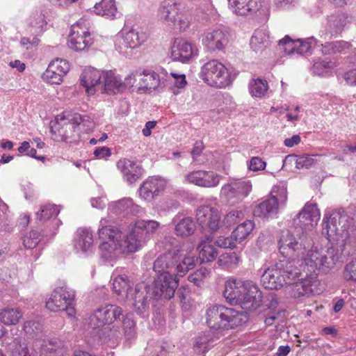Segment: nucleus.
<instances>
[{"label":"nucleus","instance_id":"obj_1","mask_svg":"<svg viewBox=\"0 0 356 356\" xmlns=\"http://www.w3.org/2000/svg\"><path fill=\"white\" fill-rule=\"evenodd\" d=\"M102 219L98 229L101 257L107 260L115 259L121 254L134 253L139 250L161 227L154 220L138 219L131 222L127 235Z\"/></svg>","mask_w":356,"mask_h":356},{"label":"nucleus","instance_id":"obj_2","mask_svg":"<svg viewBox=\"0 0 356 356\" xmlns=\"http://www.w3.org/2000/svg\"><path fill=\"white\" fill-rule=\"evenodd\" d=\"M309 244L307 234L303 231L300 233V230L296 228L293 232L282 233L279 241V251L288 259H300L301 265L305 264L310 273H327L334 267L340 257L337 249L331 247L318 250L315 247L304 256Z\"/></svg>","mask_w":356,"mask_h":356},{"label":"nucleus","instance_id":"obj_3","mask_svg":"<svg viewBox=\"0 0 356 356\" xmlns=\"http://www.w3.org/2000/svg\"><path fill=\"white\" fill-rule=\"evenodd\" d=\"M223 296L230 304L248 311L256 309L262 301L261 292L254 282L234 277L225 282Z\"/></svg>","mask_w":356,"mask_h":356},{"label":"nucleus","instance_id":"obj_4","mask_svg":"<svg viewBox=\"0 0 356 356\" xmlns=\"http://www.w3.org/2000/svg\"><path fill=\"white\" fill-rule=\"evenodd\" d=\"M207 323L213 330L238 327L248 320L247 314L223 305H212L206 312Z\"/></svg>","mask_w":356,"mask_h":356},{"label":"nucleus","instance_id":"obj_5","mask_svg":"<svg viewBox=\"0 0 356 356\" xmlns=\"http://www.w3.org/2000/svg\"><path fill=\"white\" fill-rule=\"evenodd\" d=\"M24 332L30 337L35 338V346L42 355L63 356V343L56 337L42 338V324L35 320L27 321L24 324Z\"/></svg>","mask_w":356,"mask_h":356},{"label":"nucleus","instance_id":"obj_6","mask_svg":"<svg viewBox=\"0 0 356 356\" xmlns=\"http://www.w3.org/2000/svg\"><path fill=\"white\" fill-rule=\"evenodd\" d=\"M75 291L65 283L57 286L52 291L46 302V307L52 312L65 311L67 316H74L76 314Z\"/></svg>","mask_w":356,"mask_h":356},{"label":"nucleus","instance_id":"obj_7","mask_svg":"<svg viewBox=\"0 0 356 356\" xmlns=\"http://www.w3.org/2000/svg\"><path fill=\"white\" fill-rule=\"evenodd\" d=\"M200 78L208 85L219 88H226L232 82L228 69L215 59L209 60L202 67Z\"/></svg>","mask_w":356,"mask_h":356},{"label":"nucleus","instance_id":"obj_8","mask_svg":"<svg viewBox=\"0 0 356 356\" xmlns=\"http://www.w3.org/2000/svg\"><path fill=\"white\" fill-rule=\"evenodd\" d=\"M147 39V34L134 27L124 26L115 36V45L120 53L130 55Z\"/></svg>","mask_w":356,"mask_h":356},{"label":"nucleus","instance_id":"obj_9","mask_svg":"<svg viewBox=\"0 0 356 356\" xmlns=\"http://www.w3.org/2000/svg\"><path fill=\"white\" fill-rule=\"evenodd\" d=\"M252 185L250 181L232 179L224 184L220 189V199L229 205L241 202L250 193Z\"/></svg>","mask_w":356,"mask_h":356},{"label":"nucleus","instance_id":"obj_10","mask_svg":"<svg viewBox=\"0 0 356 356\" xmlns=\"http://www.w3.org/2000/svg\"><path fill=\"white\" fill-rule=\"evenodd\" d=\"M90 22L84 18L80 19L71 27L68 38V47L76 51H81L88 49L93 43V39L89 32Z\"/></svg>","mask_w":356,"mask_h":356},{"label":"nucleus","instance_id":"obj_11","mask_svg":"<svg viewBox=\"0 0 356 356\" xmlns=\"http://www.w3.org/2000/svg\"><path fill=\"white\" fill-rule=\"evenodd\" d=\"M341 218V215L337 211L325 214L322 234L325 235L330 241L339 243L340 241H344L348 237L346 229L343 227L339 228Z\"/></svg>","mask_w":356,"mask_h":356},{"label":"nucleus","instance_id":"obj_12","mask_svg":"<svg viewBox=\"0 0 356 356\" xmlns=\"http://www.w3.org/2000/svg\"><path fill=\"white\" fill-rule=\"evenodd\" d=\"M79 130L75 122L61 119L51 127V132L54 140L67 143L76 142L79 138Z\"/></svg>","mask_w":356,"mask_h":356},{"label":"nucleus","instance_id":"obj_13","mask_svg":"<svg viewBox=\"0 0 356 356\" xmlns=\"http://www.w3.org/2000/svg\"><path fill=\"white\" fill-rule=\"evenodd\" d=\"M70 70L69 63L61 58L52 60L42 75V80L49 84H60Z\"/></svg>","mask_w":356,"mask_h":356},{"label":"nucleus","instance_id":"obj_14","mask_svg":"<svg viewBox=\"0 0 356 356\" xmlns=\"http://www.w3.org/2000/svg\"><path fill=\"white\" fill-rule=\"evenodd\" d=\"M166 186V181L160 177H149L146 179L138 189L139 196L141 199L152 202L163 192Z\"/></svg>","mask_w":356,"mask_h":356},{"label":"nucleus","instance_id":"obj_15","mask_svg":"<svg viewBox=\"0 0 356 356\" xmlns=\"http://www.w3.org/2000/svg\"><path fill=\"white\" fill-rule=\"evenodd\" d=\"M196 219L202 229L216 231L220 226V214L217 209L204 205L197 209Z\"/></svg>","mask_w":356,"mask_h":356},{"label":"nucleus","instance_id":"obj_16","mask_svg":"<svg viewBox=\"0 0 356 356\" xmlns=\"http://www.w3.org/2000/svg\"><path fill=\"white\" fill-rule=\"evenodd\" d=\"M320 211L315 203L307 202L302 209L297 214L296 218L294 220L298 221L301 228L307 231L312 230L316 227L320 220Z\"/></svg>","mask_w":356,"mask_h":356},{"label":"nucleus","instance_id":"obj_17","mask_svg":"<svg viewBox=\"0 0 356 356\" xmlns=\"http://www.w3.org/2000/svg\"><path fill=\"white\" fill-rule=\"evenodd\" d=\"M202 42L211 51H222L229 43V34L222 29H209L202 34Z\"/></svg>","mask_w":356,"mask_h":356},{"label":"nucleus","instance_id":"obj_18","mask_svg":"<svg viewBox=\"0 0 356 356\" xmlns=\"http://www.w3.org/2000/svg\"><path fill=\"white\" fill-rule=\"evenodd\" d=\"M176 274L159 275L154 284V296L155 297L163 296L166 299L172 298L178 286V280L176 279Z\"/></svg>","mask_w":356,"mask_h":356},{"label":"nucleus","instance_id":"obj_19","mask_svg":"<svg viewBox=\"0 0 356 356\" xmlns=\"http://www.w3.org/2000/svg\"><path fill=\"white\" fill-rule=\"evenodd\" d=\"M315 282V277H313L301 278L300 280L286 287V295L291 298L298 300L309 298L314 294L313 286Z\"/></svg>","mask_w":356,"mask_h":356},{"label":"nucleus","instance_id":"obj_20","mask_svg":"<svg viewBox=\"0 0 356 356\" xmlns=\"http://www.w3.org/2000/svg\"><path fill=\"white\" fill-rule=\"evenodd\" d=\"M122 309L115 305H106L97 309L92 316V321L97 327L110 324L116 321L122 314Z\"/></svg>","mask_w":356,"mask_h":356},{"label":"nucleus","instance_id":"obj_21","mask_svg":"<svg viewBox=\"0 0 356 356\" xmlns=\"http://www.w3.org/2000/svg\"><path fill=\"white\" fill-rule=\"evenodd\" d=\"M117 168L123 179L129 184L135 183L143 173V169L139 163L127 158L120 159L117 162Z\"/></svg>","mask_w":356,"mask_h":356},{"label":"nucleus","instance_id":"obj_22","mask_svg":"<svg viewBox=\"0 0 356 356\" xmlns=\"http://www.w3.org/2000/svg\"><path fill=\"white\" fill-rule=\"evenodd\" d=\"M197 54V49L184 38H176L171 47L170 55L174 60L186 62Z\"/></svg>","mask_w":356,"mask_h":356},{"label":"nucleus","instance_id":"obj_23","mask_svg":"<svg viewBox=\"0 0 356 356\" xmlns=\"http://www.w3.org/2000/svg\"><path fill=\"white\" fill-rule=\"evenodd\" d=\"M300 261L284 259L277 262L286 287L300 280L301 270L296 265Z\"/></svg>","mask_w":356,"mask_h":356},{"label":"nucleus","instance_id":"obj_24","mask_svg":"<svg viewBox=\"0 0 356 356\" xmlns=\"http://www.w3.org/2000/svg\"><path fill=\"white\" fill-rule=\"evenodd\" d=\"M221 177L213 171L197 170L186 176L187 181L198 186L212 188L217 186Z\"/></svg>","mask_w":356,"mask_h":356},{"label":"nucleus","instance_id":"obj_25","mask_svg":"<svg viewBox=\"0 0 356 356\" xmlns=\"http://www.w3.org/2000/svg\"><path fill=\"white\" fill-rule=\"evenodd\" d=\"M179 11L180 5L175 0H163L159 7L157 17L168 26L176 25Z\"/></svg>","mask_w":356,"mask_h":356},{"label":"nucleus","instance_id":"obj_26","mask_svg":"<svg viewBox=\"0 0 356 356\" xmlns=\"http://www.w3.org/2000/svg\"><path fill=\"white\" fill-rule=\"evenodd\" d=\"M138 82V92H151L159 88L165 86L164 81L160 74L152 70H145L141 72Z\"/></svg>","mask_w":356,"mask_h":356},{"label":"nucleus","instance_id":"obj_27","mask_svg":"<svg viewBox=\"0 0 356 356\" xmlns=\"http://www.w3.org/2000/svg\"><path fill=\"white\" fill-rule=\"evenodd\" d=\"M261 282L266 289L271 290L286 288L277 263L264 270L261 277Z\"/></svg>","mask_w":356,"mask_h":356},{"label":"nucleus","instance_id":"obj_28","mask_svg":"<svg viewBox=\"0 0 356 356\" xmlns=\"http://www.w3.org/2000/svg\"><path fill=\"white\" fill-rule=\"evenodd\" d=\"M176 259H178L175 251H170L159 256L154 262L153 268L159 275L175 274Z\"/></svg>","mask_w":356,"mask_h":356},{"label":"nucleus","instance_id":"obj_29","mask_svg":"<svg viewBox=\"0 0 356 356\" xmlns=\"http://www.w3.org/2000/svg\"><path fill=\"white\" fill-rule=\"evenodd\" d=\"M93 235L92 232L86 228H79L76 232L74 247L77 252L86 254L92 252Z\"/></svg>","mask_w":356,"mask_h":356},{"label":"nucleus","instance_id":"obj_30","mask_svg":"<svg viewBox=\"0 0 356 356\" xmlns=\"http://www.w3.org/2000/svg\"><path fill=\"white\" fill-rule=\"evenodd\" d=\"M280 48H282L287 54L296 53L298 54H304L311 48V42L302 40H292L289 35L279 41L278 44Z\"/></svg>","mask_w":356,"mask_h":356},{"label":"nucleus","instance_id":"obj_31","mask_svg":"<svg viewBox=\"0 0 356 356\" xmlns=\"http://www.w3.org/2000/svg\"><path fill=\"white\" fill-rule=\"evenodd\" d=\"M112 289L116 298L120 301H125L129 297V291L131 284H133L131 280L126 275H119L115 277L112 276Z\"/></svg>","mask_w":356,"mask_h":356},{"label":"nucleus","instance_id":"obj_32","mask_svg":"<svg viewBox=\"0 0 356 356\" xmlns=\"http://www.w3.org/2000/svg\"><path fill=\"white\" fill-rule=\"evenodd\" d=\"M133 306L138 314H143L149 308L148 292L147 286L141 282L136 285L133 295Z\"/></svg>","mask_w":356,"mask_h":356},{"label":"nucleus","instance_id":"obj_33","mask_svg":"<svg viewBox=\"0 0 356 356\" xmlns=\"http://www.w3.org/2000/svg\"><path fill=\"white\" fill-rule=\"evenodd\" d=\"M175 226V234L177 236L187 237L192 235L196 228L193 219L191 217L175 216L172 219Z\"/></svg>","mask_w":356,"mask_h":356},{"label":"nucleus","instance_id":"obj_34","mask_svg":"<svg viewBox=\"0 0 356 356\" xmlns=\"http://www.w3.org/2000/svg\"><path fill=\"white\" fill-rule=\"evenodd\" d=\"M101 78V72L90 67L83 71L80 76V83L86 88L88 94L92 95L95 92V87L99 84Z\"/></svg>","mask_w":356,"mask_h":356},{"label":"nucleus","instance_id":"obj_35","mask_svg":"<svg viewBox=\"0 0 356 356\" xmlns=\"http://www.w3.org/2000/svg\"><path fill=\"white\" fill-rule=\"evenodd\" d=\"M178 259H176L175 274L182 277L191 269L195 266L197 259L193 256H188L183 250L175 251Z\"/></svg>","mask_w":356,"mask_h":356},{"label":"nucleus","instance_id":"obj_36","mask_svg":"<svg viewBox=\"0 0 356 356\" xmlns=\"http://www.w3.org/2000/svg\"><path fill=\"white\" fill-rule=\"evenodd\" d=\"M140 207L135 204L133 200L129 197L122 198L118 201L111 202L108 206V211L114 214L122 213H131L138 214Z\"/></svg>","mask_w":356,"mask_h":356},{"label":"nucleus","instance_id":"obj_37","mask_svg":"<svg viewBox=\"0 0 356 356\" xmlns=\"http://www.w3.org/2000/svg\"><path fill=\"white\" fill-rule=\"evenodd\" d=\"M232 11L237 15H246L259 9L258 0H227Z\"/></svg>","mask_w":356,"mask_h":356},{"label":"nucleus","instance_id":"obj_38","mask_svg":"<svg viewBox=\"0 0 356 356\" xmlns=\"http://www.w3.org/2000/svg\"><path fill=\"white\" fill-rule=\"evenodd\" d=\"M93 12L97 15L113 19L116 17L118 8L115 0H102L95 5Z\"/></svg>","mask_w":356,"mask_h":356},{"label":"nucleus","instance_id":"obj_39","mask_svg":"<svg viewBox=\"0 0 356 356\" xmlns=\"http://www.w3.org/2000/svg\"><path fill=\"white\" fill-rule=\"evenodd\" d=\"M23 313L19 308L6 307L0 310V322L6 325H17Z\"/></svg>","mask_w":356,"mask_h":356},{"label":"nucleus","instance_id":"obj_40","mask_svg":"<svg viewBox=\"0 0 356 356\" xmlns=\"http://www.w3.org/2000/svg\"><path fill=\"white\" fill-rule=\"evenodd\" d=\"M277 210V200L275 198H269L257 205L253 213L255 216L265 218L275 215Z\"/></svg>","mask_w":356,"mask_h":356},{"label":"nucleus","instance_id":"obj_41","mask_svg":"<svg viewBox=\"0 0 356 356\" xmlns=\"http://www.w3.org/2000/svg\"><path fill=\"white\" fill-rule=\"evenodd\" d=\"M197 249L199 250V258L201 262L212 261L217 257V251L215 247L211 244V241L209 239L202 241Z\"/></svg>","mask_w":356,"mask_h":356},{"label":"nucleus","instance_id":"obj_42","mask_svg":"<svg viewBox=\"0 0 356 356\" xmlns=\"http://www.w3.org/2000/svg\"><path fill=\"white\" fill-rule=\"evenodd\" d=\"M269 44V35L265 30H256L251 38L250 46L255 52L261 51Z\"/></svg>","mask_w":356,"mask_h":356},{"label":"nucleus","instance_id":"obj_43","mask_svg":"<svg viewBox=\"0 0 356 356\" xmlns=\"http://www.w3.org/2000/svg\"><path fill=\"white\" fill-rule=\"evenodd\" d=\"M104 90L108 94H115L123 90V83L120 79L108 71L104 74Z\"/></svg>","mask_w":356,"mask_h":356},{"label":"nucleus","instance_id":"obj_44","mask_svg":"<svg viewBox=\"0 0 356 356\" xmlns=\"http://www.w3.org/2000/svg\"><path fill=\"white\" fill-rule=\"evenodd\" d=\"M213 342V334L211 331H207L195 337L193 347L196 351L204 353L207 350Z\"/></svg>","mask_w":356,"mask_h":356},{"label":"nucleus","instance_id":"obj_45","mask_svg":"<svg viewBox=\"0 0 356 356\" xmlns=\"http://www.w3.org/2000/svg\"><path fill=\"white\" fill-rule=\"evenodd\" d=\"M240 261L241 259L236 252L222 254L218 259L219 266L228 270L235 269L238 266Z\"/></svg>","mask_w":356,"mask_h":356},{"label":"nucleus","instance_id":"obj_46","mask_svg":"<svg viewBox=\"0 0 356 356\" xmlns=\"http://www.w3.org/2000/svg\"><path fill=\"white\" fill-rule=\"evenodd\" d=\"M254 227V224L252 220H245L232 232V237H234L236 241L241 243L250 235Z\"/></svg>","mask_w":356,"mask_h":356},{"label":"nucleus","instance_id":"obj_47","mask_svg":"<svg viewBox=\"0 0 356 356\" xmlns=\"http://www.w3.org/2000/svg\"><path fill=\"white\" fill-rule=\"evenodd\" d=\"M248 87L252 96L259 98L264 97L268 89V82L261 79H252Z\"/></svg>","mask_w":356,"mask_h":356},{"label":"nucleus","instance_id":"obj_48","mask_svg":"<svg viewBox=\"0 0 356 356\" xmlns=\"http://www.w3.org/2000/svg\"><path fill=\"white\" fill-rule=\"evenodd\" d=\"M60 212L58 207L55 204H47L41 207L39 211L37 212V219L40 221H45L54 216H57Z\"/></svg>","mask_w":356,"mask_h":356},{"label":"nucleus","instance_id":"obj_49","mask_svg":"<svg viewBox=\"0 0 356 356\" xmlns=\"http://www.w3.org/2000/svg\"><path fill=\"white\" fill-rule=\"evenodd\" d=\"M334 64L331 61L321 60L315 62L313 65V73L318 76H327L334 67Z\"/></svg>","mask_w":356,"mask_h":356},{"label":"nucleus","instance_id":"obj_50","mask_svg":"<svg viewBox=\"0 0 356 356\" xmlns=\"http://www.w3.org/2000/svg\"><path fill=\"white\" fill-rule=\"evenodd\" d=\"M344 26V20L341 15H331L327 20V30L331 34L338 33Z\"/></svg>","mask_w":356,"mask_h":356},{"label":"nucleus","instance_id":"obj_51","mask_svg":"<svg viewBox=\"0 0 356 356\" xmlns=\"http://www.w3.org/2000/svg\"><path fill=\"white\" fill-rule=\"evenodd\" d=\"M209 275L210 271L206 268L202 267L191 274L188 280L195 285L200 286L203 281L209 277Z\"/></svg>","mask_w":356,"mask_h":356},{"label":"nucleus","instance_id":"obj_52","mask_svg":"<svg viewBox=\"0 0 356 356\" xmlns=\"http://www.w3.org/2000/svg\"><path fill=\"white\" fill-rule=\"evenodd\" d=\"M123 329L125 337L127 339H132L136 335V323L131 314H127L122 321Z\"/></svg>","mask_w":356,"mask_h":356},{"label":"nucleus","instance_id":"obj_53","mask_svg":"<svg viewBox=\"0 0 356 356\" xmlns=\"http://www.w3.org/2000/svg\"><path fill=\"white\" fill-rule=\"evenodd\" d=\"M40 234L37 231L33 230L23 238V244L27 249H33L40 242Z\"/></svg>","mask_w":356,"mask_h":356},{"label":"nucleus","instance_id":"obj_54","mask_svg":"<svg viewBox=\"0 0 356 356\" xmlns=\"http://www.w3.org/2000/svg\"><path fill=\"white\" fill-rule=\"evenodd\" d=\"M244 216L241 211L232 210L225 216L222 223L227 227L232 226L243 218Z\"/></svg>","mask_w":356,"mask_h":356},{"label":"nucleus","instance_id":"obj_55","mask_svg":"<svg viewBox=\"0 0 356 356\" xmlns=\"http://www.w3.org/2000/svg\"><path fill=\"white\" fill-rule=\"evenodd\" d=\"M343 277L347 281L356 282V259H352L345 266Z\"/></svg>","mask_w":356,"mask_h":356},{"label":"nucleus","instance_id":"obj_56","mask_svg":"<svg viewBox=\"0 0 356 356\" xmlns=\"http://www.w3.org/2000/svg\"><path fill=\"white\" fill-rule=\"evenodd\" d=\"M78 127L79 131L83 128L86 130L90 129L92 127L93 122L88 115H75L72 119Z\"/></svg>","mask_w":356,"mask_h":356},{"label":"nucleus","instance_id":"obj_57","mask_svg":"<svg viewBox=\"0 0 356 356\" xmlns=\"http://www.w3.org/2000/svg\"><path fill=\"white\" fill-rule=\"evenodd\" d=\"M271 195L270 198H275L277 200V205L284 204L287 200V191L284 186L274 187Z\"/></svg>","mask_w":356,"mask_h":356},{"label":"nucleus","instance_id":"obj_58","mask_svg":"<svg viewBox=\"0 0 356 356\" xmlns=\"http://www.w3.org/2000/svg\"><path fill=\"white\" fill-rule=\"evenodd\" d=\"M298 156L296 154L287 155L283 161L282 169L287 171H295L298 169Z\"/></svg>","mask_w":356,"mask_h":356},{"label":"nucleus","instance_id":"obj_59","mask_svg":"<svg viewBox=\"0 0 356 356\" xmlns=\"http://www.w3.org/2000/svg\"><path fill=\"white\" fill-rule=\"evenodd\" d=\"M142 75L140 72H136L131 73L125 77L124 81L122 83L123 88L124 87L131 88L136 86L138 89V82L140 81V77Z\"/></svg>","mask_w":356,"mask_h":356},{"label":"nucleus","instance_id":"obj_60","mask_svg":"<svg viewBox=\"0 0 356 356\" xmlns=\"http://www.w3.org/2000/svg\"><path fill=\"white\" fill-rule=\"evenodd\" d=\"M317 155H315L316 156ZM314 155L304 154L302 156H298V169L309 168L314 165L316 163L313 158Z\"/></svg>","mask_w":356,"mask_h":356},{"label":"nucleus","instance_id":"obj_61","mask_svg":"<svg viewBox=\"0 0 356 356\" xmlns=\"http://www.w3.org/2000/svg\"><path fill=\"white\" fill-rule=\"evenodd\" d=\"M236 241L234 237H232V234L230 236H220L216 241V244L222 248H234L236 246Z\"/></svg>","mask_w":356,"mask_h":356},{"label":"nucleus","instance_id":"obj_62","mask_svg":"<svg viewBox=\"0 0 356 356\" xmlns=\"http://www.w3.org/2000/svg\"><path fill=\"white\" fill-rule=\"evenodd\" d=\"M266 166V163L260 157H252L249 163L248 168L252 171L263 170Z\"/></svg>","mask_w":356,"mask_h":356},{"label":"nucleus","instance_id":"obj_63","mask_svg":"<svg viewBox=\"0 0 356 356\" xmlns=\"http://www.w3.org/2000/svg\"><path fill=\"white\" fill-rule=\"evenodd\" d=\"M170 76L173 79L172 83L178 89L184 88L186 86L187 82L186 80V76L184 74H179L172 72L170 73Z\"/></svg>","mask_w":356,"mask_h":356},{"label":"nucleus","instance_id":"obj_64","mask_svg":"<svg viewBox=\"0 0 356 356\" xmlns=\"http://www.w3.org/2000/svg\"><path fill=\"white\" fill-rule=\"evenodd\" d=\"M346 83L350 86H356V68L346 72L343 74Z\"/></svg>","mask_w":356,"mask_h":356}]
</instances>
